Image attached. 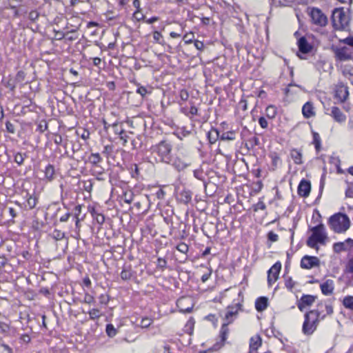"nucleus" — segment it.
Returning <instances> with one entry per match:
<instances>
[{
	"label": "nucleus",
	"mask_w": 353,
	"mask_h": 353,
	"mask_svg": "<svg viewBox=\"0 0 353 353\" xmlns=\"http://www.w3.org/2000/svg\"><path fill=\"white\" fill-rule=\"evenodd\" d=\"M112 127L113 128L115 134H119V136L124 134V130L122 128L119 127L117 123L112 124Z\"/></svg>",
	"instance_id": "nucleus-49"
},
{
	"label": "nucleus",
	"mask_w": 353,
	"mask_h": 353,
	"mask_svg": "<svg viewBox=\"0 0 353 353\" xmlns=\"http://www.w3.org/2000/svg\"><path fill=\"white\" fill-rule=\"evenodd\" d=\"M313 143L314 144L315 148L317 151L319 150L321 147V138L318 133H313Z\"/></svg>",
	"instance_id": "nucleus-37"
},
{
	"label": "nucleus",
	"mask_w": 353,
	"mask_h": 353,
	"mask_svg": "<svg viewBox=\"0 0 353 353\" xmlns=\"http://www.w3.org/2000/svg\"><path fill=\"white\" fill-rule=\"evenodd\" d=\"M194 35L192 34H185L183 36V41L185 43H191L192 42Z\"/></svg>",
	"instance_id": "nucleus-58"
},
{
	"label": "nucleus",
	"mask_w": 353,
	"mask_h": 353,
	"mask_svg": "<svg viewBox=\"0 0 353 353\" xmlns=\"http://www.w3.org/2000/svg\"><path fill=\"white\" fill-rule=\"evenodd\" d=\"M6 130H7L8 132H9L10 133H14V130H15L14 126L10 121H7L6 122Z\"/></svg>",
	"instance_id": "nucleus-64"
},
{
	"label": "nucleus",
	"mask_w": 353,
	"mask_h": 353,
	"mask_svg": "<svg viewBox=\"0 0 353 353\" xmlns=\"http://www.w3.org/2000/svg\"><path fill=\"white\" fill-rule=\"evenodd\" d=\"M332 50L334 52L336 58L340 61H347L353 59L351 50L347 47H332Z\"/></svg>",
	"instance_id": "nucleus-7"
},
{
	"label": "nucleus",
	"mask_w": 353,
	"mask_h": 353,
	"mask_svg": "<svg viewBox=\"0 0 353 353\" xmlns=\"http://www.w3.org/2000/svg\"><path fill=\"white\" fill-rule=\"evenodd\" d=\"M39 17V13L37 10H32L29 13V19L32 21H35Z\"/></svg>",
	"instance_id": "nucleus-53"
},
{
	"label": "nucleus",
	"mask_w": 353,
	"mask_h": 353,
	"mask_svg": "<svg viewBox=\"0 0 353 353\" xmlns=\"http://www.w3.org/2000/svg\"><path fill=\"white\" fill-rule=\"evenodd\" d=\"M190 134V131L185 130L184 128H181L174 132V134L176 135V137L181 140L188 136Z\"/></svg>",
	"instance_id": "nucleus-33"
},
{
	"label": "nucleus",
	"mask_w": 353,
	"mask_h": 353,
	"mask_svg": "<svg viewBox=\"0 0 353 353\" xmlns=\"http://www.w3.org/2000/svg\"><path fill=\"white\" fill-rule=\"evenodd\" d=\"M157 265L159 268L163 270L167 265V261L165 259L158 258Z\"/></svg>",
	"instance_id": "nucleus-50"
},
{
	"label": "nucleus",
	"mask_w": 353,
	"mask_h": 353,
	"mask_svg": "<svg viewBox=\"0 0 353 353\" xmlns=\"http://www.w3.org/2000/svg\"><path fill=\"white\" fill-rule=\"evenodd\" d=\"M152 323V320L148 318H144L141 321V326L142 327H148Z\"/></svg>",
	"instance_id": "nucleus-57"
},
{
	"label": "nucleus",
	"mask_w": 353,
	"mask_h": 353,
	"mask_svg": "<svg viewBox=\"0 0 353 353\" xmlns=\"http://www.w3.org/2000/svg\"><path fill=\"white\" fill-rule=\"evenodd\" d=\"M134 193L131 190L125 191L123 192L121 199L128 204H130L133 201Z\"/></svg>",
	"instance_id": "nucleus-27"
},
{
	"label": "nucleus",
	"mask_w": 353,
	"mask_h": 353,
	"mask_svg": "<svg viewBox=\"0 0 353 353\" xmlns=\"http://www.w3.org/2000/svg\"><path fill=\"white\" fill-rule=\"evenodd\" d=\"M171 164L179 171L186 168L190 165L189 163H185L179 159L172 160Z\"/></svg>",
	"instance_id": "nucleus-25"
},
{
	"label": "nucleus",
	"mask_w": 353,
	"mask_h": 353,
	"mask_svg": "<svg viewBox=\"0 0 353 353\" xmlns=\"http://www.w3.org/2000/svg\"><path fill=\"white\" fill-rule=\"evenodd\" d=\"M260 144L259 139L256 137H253L248 140V143H246V146L249 148V145L253 148L254 146Z\"/></svg>",
	"instance_id": "nucleus-38"
},
{
	"label": "nucleus",
	"mask_w": 353,
	"mask_h": 353,
	"mask_svg": "<svg viewBox=\"0 0 353 353\" xmlns=\"http://www.w3.org/2000/svg\"><path fill=\"white\" fill-rule=\"evenodd\" d=\"M331 115L333 117L334 120L339 123L345 122L346 120L345 115L338 107L336 106L332 108Z\"/></svg>",
	"instance_id": "nucleus-16"
},
{
	"label": "nucleus",
	"mask_w": 353,
	"mask_h": 353,
	"mask_svg": "<svg viewBox=\"0 0 353 353\" xmlns=\"http://www.w3.org/2000/svg\"><path fill=\"white\" fill-rule=\"evenodd\" d=\"M259 123L260 125V126L263 128V129H265L268 128V121L266 120V119L263 117H261L259 119Z\"/></svg>",
	"instance_id": "nucleus-56"
},
{
	"label": "nucleus",
	"mask_w": 353,
	"mask_h": 353,
	"mask_svg": "<svg viewBox=\"0 0 353 353\" xmlns=\"http://www.w3.org/2000/svg\"><path fill=\"white\" fill-rule=\"evenodd\" d=\"M176 250L181 253L186 254L188 252L189 248L185 243H180L176 246Z\"/></svg>",
	"instance_id": "nucleus-43"
},
{
	"label": "nucleus",
	"mask_w": 353,
	"mask_h": 353,
	"mask_svg": "<svg viewBox=\"0 0 353 353\" xmlns=\"http://www.w3.org/2000/svg\"><path fill=\"white\" fill-rule=\"evenodd\" d=\"M261 338L259 335L252 336L250 340V348L251 350H256L261 345Z\"/></svg>",
	"instance_id": "nucleus-20"
},
{
	"label": "nucleus",
	"mask_w": 353,
	"mask_h": 353,
	"mask_svg": "<svg viewBox=\"0 0 353 353\" xmlns=\"http://www.w3.org/2000/svg\"><path fill=\"white\" fill-rule=\"evenodd\" d=\"M268 239L272 242H276L279 239V236L272 231H270L268 234Z\"/></svg>",
	"instance_id": "nucleus-52"
},
{
	"label": "nucleus",
	"mask_w": 353,
	"mask_h": 353,
	"mask_svg": "<svg viewBox=\"0 0 353 353\" xmlns=\"http://www.w3.org/2000/svg\"><path fill=\"white\" fill-rule=\"evenodd\" d=\"M332 19L335 30H343L348 25V17L342 8H335L334 10Z\"/></svg>",
	"instance_id": "nucleus-5"
},
{
	"label": "nucleus",
	"mask_w": 353,
	"mask_h": 353,
	"mask_svg": "<svg viewBox=\"0 0 353 353\" xmlns=\"http://www.w3.org/2000/svg\"><path fill=\"white\" fill-rule=\"evenodd\" d=\"M299 52L303 54H307L310 52L312 50L311 45L307 42L305 37H301L297 42Z\"/></svg>",
	"instance_id": "nucleus-14"
},
{
	"label": "nucleus",
	"mask_w": 353,
	"mask_h": 353,
	"mask_svg": "<svg viewBox=\"0 0 353 353\" xmlns=\"http://www.w3.org/2000/svg\"><path fill=\"white\" fill-rule=\"evenodd\" d=\"M50 236L52 239L56 241H60L65 237V233L59 230H54L50 234Z\"/></svg>",
	"instance_id": "nucleus-31"
},
{
	"label": "nucleus",
	"mask_w": 353,
	"mask_h": 353,
	"mask_svg": "<svg viewBox=\"0 0 353 353\" xmlns=\"http://www.w3.org/2000/svg\"><path fill=\"white\" fill-rule=\"evenodd\" d=\"M133 17L139 21L144 19V15L139 10L134 12Z\"/></svg>",
	"instance_id": "nucleus-63"
},
{
	"label": "nucleus",
	"mask_w": 353,
	"mask_h": 353,
	"mask_svg": "<svg viewBox=\"0 0 353 353\" xmlns=\"http://www.w3.org/2000/svg\"><path fill=\"white\" fill-rule=\"evenodd\" d=\"M295 283H296L292 280L291 277H288L285 279V287L290 290H292L294 288Z\"/></svg>",
	"instance_id": "nucleus-48"
},
{
	"label": "nucleus",
	"mask_w": 353,
	"mask_h": 353,
	"mask_svg": "<svg viewBox=\"0 0 353 353\" xmlns=\"http://www.w3.org/2000/svg\"><path fill=\"white\" fill-rule=\"evenodd\" d=\"M330 228L336 233H343L350 227V220L348 216L343 213H336L329 219Z\"/></svg>",
	"instance_id": "nucleus-2"
},
{
	"label": "nucleus",
	"mask_w": 353,
	"mask_h": 353,
	"mask_svg": "<svg viewBox=\"0 0 353 353\" xmlns=\"http://www.w3.org/2000/svg\"><path fill=\"white\" fill-rule=\"evenodd\" d=\"M238 310L234 311H228L224 314L223 321L224 322L223 324H226V326H228L229 324L232 323L234 319L236 318L238 314Z\"/></svg>",
	"instance_id": "nucleus-19"
},
{
	"label": "nucleus",
	"mask_w": 353,
	"mask_h": 353,
	"mask_svg": "<svg viewBox=\"0 0 353 353\" xmlns=\"http://www.w3.org/2000/svg\"><path fill=\"white\" fill-rule=\"evenodd\" d=\"M298 194L303 197H307L311 191V183L309 181L302 179L298 186Z\"/></svg>",
	"instance_id": "nucleus-11"
},
{
	"label": "nucleus",
	"mask_w": 353,
	"mask_h": 353,
	"mask_svg": "<svg viewBox=\"0 0 353 353\" xmlns=\"http://www.w3.org/2000/svg\"><path fill=\"white\" fill-rule=\"evenodd\" d=\"M266 116L270 119H274L277 114V109L274 105H270L266 108Z\"/></svg>",
	"instance_id": "nucleus-28"
},
{
	"label": "nucleus",
	"mask_w": 353,
	"mask_h": 353,
	"mask_svg": "<svg viewBox=\"0 0 353 353\" xmlns=\"http://www.w3.org/2000/svg\"><path fill=\"white\" fill-rule=\"evenodd\" d=\"M320 264V261L316 256H304L301 261V267L303 269H312L314 267H318Z\"/></svg>",
	"instance_id": "nucleus-9"
},
{
	"label": "nucleus",
	"mask_w": 353,
	"mask_h": 353,
	"mask_svg": "<svg viewBox=\"0 0 353 353\" xmlns=\"http://www.w3.org/2000/svg\"><path fill=\"white\" fill-rule=\"evenodd\" d=\"M343 74L346 77H353V66L352 65H346L343 68L342 70Z\"/></svg>",
	"instance_id": "nucleus-34"
},
{
	"label": "nucleus",
	"mask_w": 353,
	"mask_h": 353,
	"mask_svg": "<svg viewBox=\"0 0 353 353\" xmlns=\"http://www.w3.org/2000/svg\"><path fill=\"white\" fill-rule=\"evenodd\" d=\"M293 1L294 0H279L278 2H276L274 0H272V3H274L276 6H289Z\"/></svg>",
	"instance_id": "nucleus-39"
},
{
	"label": "nucleus",
	"mask_w": 353,
	"mask_h": 353,
	"mask_svg": "<svg viewBox=\"0 0 353 353\" xmlns=\"http://www.w3.org/2000/svg\"><path fill=\"white\" fill-rule=\"evenodd\" d=\"M219 138L220 139V134L217 130L213 129L208 132V139L211 143H214Z\"/></svg>",
	"instance_id": "nucleus-30"
},
{
	"label": "nucleus",
	"mask_w": 353,
	"mask_h": 353,
	"mask_svg": "<svg viewBox=\"0 0 353 353\" xmlns=\"http://www.w3.org/2000/svg\"><path fill=\"white\" fill-rule=\"evenodd\" d=\"M92 216L94 217V219H96V221L99 224L102 225L104 223L105 216L103 214H100V213H94V214H92Z\"/></svg>",
	"instance_id": "nucleus-46"
},
{
	"label": "nucleus",
	"mask_w": 353,
	"mask_h": 353,
	"mask_svg": "<svg viewBox=\"0 0 353 353\" xmlns=\"http://www.w3.org/2000/svg\"><path fill=\"white\" fill-rule=\"evenodd\" d=\"M153 39H154V41L157 43H159V44H161L162 43V34H161L160 32L159 31H154L153 32Z\"/></svg>",
	"instance_id": "nucleus-47"
},
{
	"label": "nucleus",
	"mask_w": 353,
	"mask_h": 353,
	"mask_svg": "<svg viewBox=\"0 0 353 353\" xmlns=\"http://www.w3.org/2000/svg\"><path fill=\"white\" fill-rule=\"evenodd\" d=\"M228 334L229 329L228 326H226V324H222L219 334L221 339L219 341L216 342L213 345L212 347L213 350L217 351L225 345L226 339H228Z\"/></svg>",
	"instance_id": "nucleus-10"
},
{
	"label": "nucleus",
	"mask_w": 353,
	"mask_h": 353,
	"mask_svg": "<svg viewBox=\"0 0 353 353\" xmlns=\"http://www.w3.org/2000/svg\"><path fill=\"white\" fill-rule=\"evenodd\" d=\"M334 250L336 252H339L342 250H345L346 249L345 248V242H339V243H335L334 244Z\"/></svg>",
	"instance_id": "nucleus-41"
},
{
	"label": "nucleus",
	"mask_w": 353,
	"mask_h": 353,
	"mask_svg": "<svg viewBox=\"0 0 353 353\" xmlns=\"http://www.w3.org/2000/svg\"><path fill=\"white\" fill-rule=\"evenodd\" d=\"M131 276L132 274L130 270L123 269L121 272V278L124 281L130 279Z\"/></svg>",
	"instance_id": "nucleus-45"
},
{
	"label": "nucleus",
	"mask_w": 353,
	"mask_h": 353,
	"mask_svg": "<svg viewBox=\"0 0 353 353\" xmlns=\"http://www.w3.org/2000/svg\"><path fill=\"white\" fill-rule=\"evenodd\" d=\"M320 312L318 310H309L305 314V321L303 324V332L305 334H311L316 330Z\"/></svg>",
	"instance_id": "nucleus-4"
},
{
	"label": "nucleus",
	"mask_w": 353,
	"mask_h": 353,
	"mask_svg": "<svg viewBox=\"0 0 353 353\" xmlns=\"http://www.w3.org/2000/svg\"><path fill=\"white\" fill-rule=\"evenodd\" d=\"M81 210H82V205H77L75 206L74 208V217H80V214L81 213Z\"/></svg>",
	"instance_id": "nucleus-60"
},
{
	"label": "nucleus",
	"mask_w": 353,
	"mask_h": 353,
	"mask_svg": "<svg viewBox=\"0 0 353 353\" xmlns=\"http://www.w3.org/2000/svg\"><path fill=\"white\" fill-rule=\"evenodd\" d=\"M346 197L353 198V184L348 185L345 190Z\"/></svg>",
	"instance_id": "nucleus-55"
},
{
	"label": "nucleus",
	"mask_w": 353,
	"mask_h": 353,
	"mask_svg": "<svg viewBox=\"0 0 353 353\" xmlns=\"http://www.w3.org/2000/svg\"><path fill=\"white\" fill-rule=\"evenodd\" d=\"M270 157L272 159V165L274 167V169H276L278 165L281 164V160L280 157L276 154H271Z\"/></svg>",
	"instance_id": "nucleus-36"
},
{
	"label": "nucleus",
	"mask_w": 353,
	"mask_h": 353,
	"mask_svg": "<svg viewBox=\"0 0 353 353\" xmlns=\"http://www.w3.org/2000/svg\"><path fill=\"white\" fill-rule=\"evenodd\" d=\"M341 42L353 47V37H348L343 40H341Z\"/></svg>",
	"instance_id": "nucleus-62"
},
{
	"label": "nucleus",
	"mask_w": 353,
	"mask_h": 353,
	"mask_svg": "<svg viewBox=\"0 0 353 353\" xmlns=\"http://www.w3.org/2000/svg\"><path fill=\"white\" fill-rule=\"evenodd\" d=\"M136 92L143 97H145L148 93V90L144 86H139Z\"/></svg>",
	"instance_id": "nucleus-54"
},
{
	"label": "nucleus",
	"mask_w": 353,
	"mask_h": 353,
	"mask_svg": "<svg viewBox=\"0 0 353 353\" xmlns=\"http://www.w3.org/2000/svg\"><path fill=\"white\" fill-rule=\"evenodd\" d=\"M312 234L307 240V245L312 248H317V244L324 245L327 235L325 231V225L321 223L319 225L312 227L310 229Z\"/></svg>",
	"instance_id": "nucleus-3"
},
{
	"label": "nucleus",
	"mask_w": 353,
	"mask_h": 353,
	"mask_svg": "<svg viewBox=\"0 0 353 353\" xmlns=\"http://www.w3.org/2000/svg\"><path fill=\"white\" fill-rule=\"evenodd\" d=\"M236 139L234 131H228L220 134V139L222 141H233Z\"/></svg>",
	"instance_id": "nucleus-24"
},
{
	"label": "nucleus",
	"mask_w": 353,
	"mask_h": 353,
	"mask_svg": "<svg viewBox=\"0 0 353 353\" xmlns=\"http://www.w3.org/2000/svg\"><path fill=\"white\" fill-rule=\"evenodd\" d=\"M293 88H299L301 90H303V88L299 85H296L293 83H290L288 84V87L285 89V94L286 96H289L291 94H296L298 93L296 90L293 89Z\"/></svg>",
	"instance_id": "nucleus-22"
},
{
	"label": "nucleus",
	"mask_w": 353,
	"mask_h": 353,
	"mask_svg": "<svg viewBox=\"0 0 353 353\" xmlns=\"http://www.w3.org/2000/svg\"><path fill=\"white\" fill-rule=\"evenodd\" d=\"M322 293L324 295L329 296L333 293L334 289V281L332 279H327L320 285Z\"/></svg>",
	"instance_id": "nucleus-13"
},
{
	"label": "nucleus",
	"mask_w": 353,
	"mask_h": 353,
	"mask_svg": "<svg viewBox=\"0 0 353 353\" xmlns=\"http://www.w3.org/2000/svg\"><path fill=\"white\" fill-rule=\"evenodd\" d=\"M0 329L2 333L7 334L10 330L8 321L1 322L0 323Z\"/></svg>",
	"instance_id": "nucleus-51"
},
{
	"label": "nucleus",
	"mask_w": 353,
	"mask_h": 353,
	"mask_svg": "<svg viewBox=\"0 0 353 353\" xmlns=\"http://www.w3.org/2000/svg\"><path fill=\"white\" fill-rule=\"evenodd\" d=\"M315 301V296L312 295H303L298 303L299 309L311 306Z\"/></svg>",
	"instance_id": "nucleus-15"
},
{
	"label": "nucleus",
	"mask_w": 353,
	"mask_h": 353,
	"mask_svg": "<svg viewBox=\"0 0 353 353\" xmlns=\"http://www.w3.org/2000/svg\"><path fill=\"white\" fill-rule=\"evenodd\" d=\"M172 145L167 141H161L152 148L156 161L166 164H171L172 162Z\"/></svg>",
	"instance_id": "nucleus-1"
},
{
	"label": "nucleus",
	"mask_w": 353,
	"mask_h": 353,
	"mask_svg": "<svg viewBox=\"0 0 353 353\" xmlns=\"http://www.w3.org/2000/svg\"><path fill=\"white\" fill-rule=\"evenodd\" d=\"M281 270V263L278 261L275 263L268 271V283L270 286L274 283L279 279Z\"/></svg>",
	"instance_id": "nucleus-8"
},
{
	"label": "nucleus",
	"mask_w": 353,
	"mask_h": 353,
	"mask_svg": "<svg viewBox=\"0 0 353 353\" xmlns=\"http://www.w3.org/2000/svg\"><path fill=\"white\" fill-rule=\"evenodd\" d=\"M343 304L347 309H353V296H346L344 297Z\"/></svg>",
	"instance_id": "nucleus-32"
},
{
	"label": "nucleus",
	"mask_w": 353,
	"mask_h": 353,
	"mask_svg": "<svg viewBox=\"0 0 353 353\" xmlns=\"http://www.w3.org/2000/svg\"><path fill=\"white\" fill-rule=\"evenodd\" d=\"M54 174V168L52 165L49 164L45 169V176L50 181L52 180Z\"/></svg>",
	"instance_id": "nucleus-29"
},
{
	"label": "nucleus",
	"mask_w": 353,
	"mask_h": 353,
	"mask_svg": "<svg viewBox=\"0 0 353 353\" xmlns=\"http://www.w3.org/2000/svg\"><path fill=\"white\" fill-rule=\"evenodd\" d=\"M290 157L294 163L296 165H301L303 162L302 161L303 154L301 150L293 148L290 150Z\"/></svg>",
	"instance_id": "nucleus-18"
},
{
	"label": "nucleus",
	"mask_w": 353,
	"mask_h": 353,
	"mask_svg": "<svg viewBox=\"0 0 353 353\" xmlns=\"http://www.w3.org/2000/svg\"><path fill=\"white\" fill-rule=\"evenodd\" d=\"M179 199L183 203H188L192 199V194L189 190H183L179 194Z\"/></svg>",
	"instance_id": "nucleus-23"
},
{
	"label": "nucleus",
	"mask_w": 353,
	"mask_h": 353,
	"mask_svg": "<svg viewBox=\"0 0 353 353\" xmlns=\"http://www.w3.org/2000/svg\"><path fill=\"white\" fill-rule=\"evenodd\" d=\"M349 97L348 87L343 83L339 85L336 90V97L344 102Z\"/></svg>",
	"instance_id": "nucleus-12"
},
{
	"label": "nucleus",
	"mask_w": 353,
	"mask_h": 353,
	"mask_svg": "<svg viewBox=\"0 0 353 353\" xmlns=\"http://www.w3.org/2000/svg\"><path fill=\"white\" fill-rule=\"evenodd\" d=\"M308 10L312 23L319 27H325L327 24L326 15L319 8H311Z\"/></svg>",
	"instance_id": "nucleus-6"
},
{
	"label": "nucleus",
	"mask_w": 353,
	"mask_h": 353,
	"mask_svg": "<svg viewBox=\"0 0 353 353\" xmlns=\"http://www.w3.org/2000/svg\"><path fill=\"white\" fill-rule=\"evenodd\" d=\"M266 208L265 204L262 201H259L255 206L254 211H257L258 210H264Z\"/></svg>",
	"instance_id": "nucleus-59"
},
{
	"label": "nucleus",
	"mask_w": 353,
	"mask_h": 353,
	"mask_svg": "<svg viewBox=\"0 0 353 353\" xmlns=\"http://www.w3.org/2000/svg\"><path fill=\"white\" fill-rule=\"evenodd\" d=\"M180 98L182 101H187L189 97V94L185 90H182L180 92Z\"/></svg>",
	"instance_id": "nucleus-61"
},
{
	"label": "nucleus",
	"mask_w": 353,
	"mask_h": 353,
	"mask_svg": "<svg viewBox=\"0 0 353 353\" xmlns=\"http://www.w3.org/2000/svg\"><path fill=\"white\" fill-rule=\"evenodd\" d=\"M106 333L110 337H113L117 334V330L112 324H108L106 326Z\"/></svg>",
	"instance_id": "nucleus-40"
},
{
	"label": "nucleus",
	"mask_w": 353,
	"mask_h": 353,
	"mask_svg": "<svg viewBox=\"0 0 353 353\" xmlns=\"http://www.w3.org/2000/svg\"><path fill=\"white\" fill-rule=\"evenodd\" d=\"M302 113L305 118L309 119L315 115L314 107L310 102L305 103L302 108Z\"/></svg>",
	"instance_id": "nucleus-17"
},
{
	"label": "nucleus",
	"mask_w": 353,
	"mask_h": 353,
	"mask_svg": "<svg viewBox=\"0 0 353 353\" xmlns=\"http://www.w3.org/2000/svg\"><path fill=\"white\" fill-rule=\"evenodd\" d=\"M268 299L266 296H260L255 301V309H265L268 307Z\"/></svg>",
	"instance_id": "nucleus-21"
},
{
	"label": "nucleus",
	"mask_w": 353,
	"mask_h": 353,
	"mask_svg": "<svg viewBox=\"0 0 353 353\" xmlns=\"http://www.w3.org/2000/svg\"><path fill=\"white\" fill-rule=\"evenodd\" d=\"M27 203L29 208L33 209L37 205V200L36 197H34L32 195H30L27 200Z\"/></svg>",
	"instance_id": "nucleus-44"
},
{
	"label": "nucleus",
	"mask_w": 353,
	"mask_h": 353,
	"mask_svg": "<svg viewBox=\"0 0 353 353\" xmlns=\"http://www.w3.org/2000/svg\"><path fill=\"white\" fill-rule=\"evenodd\" d=\"M195 321L193 318H190L189 320L187 321L184 326V331L185 332L192 334L194 331V326Z\"/></svg>",
	"instance_id": "nucleus-26"
},
{
	"label": "nucleus",
	"mask_w": 353,
	"mask_h": 353,
	"mask_svg": "<svg viewBox=\"0 0 353 353\" xmlns=\"http://www.w3.org/2000/svg\"><path fill=\"white\" fill-rule=\"evenodd\" d=\"M90 162L97 167V164L101 161V157L99 153H92L90 155Z\"/></svg>",
	"instance_id": "nucleus-35"
},
{
	"label": "nucleus",
	"mask_w": 353,
	"mask_h": 353,
	"mask_svg": "<svg viewBox=\"0 0 353 353\" xmlns=\"http://www.w3.org/2000/svg\"><path fill=\"white\" fill-rule=\"evenodd\" d=\"M24 156H26L25 154L17 152L14 155V162L17 163L19 165H21L24 161Z\"/></svg>",
	"instance_id": "nucleus-42"
}]
</instances>
